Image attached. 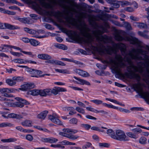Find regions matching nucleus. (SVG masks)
Here are the masks:
<instances>
[{"instance_id": "obj_47", "label": "nucleus", "mask_w": 149, "mask_h": 149, "mask_svg": "<svg viewBox=\"0 0 149 149\" xmlns=\"http://www.w3.org/2000/svg\"><path fill=\"white\" fill-rule=\"evenodd\" d=\"M127 135L129 137L134 139H136L138 138V136L137 135L131 132L128 133Z\"/></svg>"}, {"instance_id": "obj_49", "label": "nucleus", "mask_w": 149, "mask_h": 149, "mask_svg": "<svg viewBox=\"0 0 149 149\" xmlns=\"http://www.w3.org/2000/svg\"><path fill=\"white\" fill-rule=\"evenodd\" d=\"M78 120L77 119L75 118H73L69 120V123L70 124L74 125L77 124Z\"/></svg>"}, {"instance_id": "obj_46", "label": "nucleus", "mask_w": 149, "mask_h": 149, "mask_svg": "<svg viewBox=\"0 0 149 149\" xmlns=\"http://www.w3.org/2000/svg\"><path fill=\"white\" fill-rule=\"evenodd\" d=\"M99 146L100 148H102L104 147L108 148L109 146L110 145L107 143H99Z\"/></svg>"}, {"instance_id": "obj_23", "label": "nucleus", "mask_w": 149, "mask_h": 149, "mask_svg": "<svg viewBox=\"0 0 149 149\" xmlns=\"http://www.w3.org/2000/svg\"><path fill=\"white\" fill-rule=\"evenodd\" d=\"M73 78L79 81L80 82L79 84H80L82 85L85 84L88 86L91 85L90 83L85 80L77 78L75 76H74Z\"/></svg>"}, {"instance_id": "obj_33", "label": "nucleus", "mask_w": 149, "mask_h": 149, "mask_svg": "<svg viewBox=\"0 0 149 149\" xmlns=\"http://www.w3.org/2000/svg\"><path fill=\"white\" fill-rule=\"evenodd\" d=\"M107 133L111 138L114 139L115 134V132L112 129L108 130L107 131Z\"/></svg>"}, {"instance_id": "obj_62", "label": "nucleus", "mask_w": 149, "mask_h": 149, "mask_svg": "<svg viewBox=\"0 0 149 149\" xmlns=\"http://www.w3.org/2000/svg\"><path fill=\"white\" fill-rule=\"evenodd\" d=\"M106 100H108V101H110V102H113L115 103H116V104H118V101H117V100H113V99H111V98H106Z\"/></svg>"}, {"instance_id": "obj_56", "label": "nucleus", "mask_w": 149, "mask_h": 149, "mask_svg": "<svg viewBox=\"0 0 149 149\" xmlns=\"http://www.w3.org/2000/svg\"><path fill=\"white\" fill-rule=\"evenodd\" d=\"M125 10L128 12H131L134 11V8L131 7H127L125 8Z\"/></svg>"}, {"instance_id": "obj_52", "label": "nucleus", "mask_w": 149, "mask_h": 149, "mask_svg": "<svg viewBox=\"0 0 149 149\" xmlns=\"http://www.w3.org/2000/svg\"><path fill=\"white\" fill-rule=\"evenodd\" d=\"M67 132H60L59 133V134L60 135L62 136H63L65 137H66L68 138L69 136V134H68L66 133Z\"/></svg>"}, {"instance_id": "obj_42", "label": "nucleus", "mask_w": 149, "mask_h": 149, "mask_svg": "<svg viewBox=\"0 0 149 149\" xmlns=\"http://www.w3.org/2000/svg\"><path fill=\"white\" fill-rule=\"evenodd\" d=\"M12 79H13L14 81L16 82V84L17 82L20 81L22 80V77H14L12 78Z\"/></svg>"}, {"instance_id": "obj_34", "label": "nucleus", "mask_w": 149, "mask_h": 149, "mask_svg": "<svg viewBox=\"0 0 149 149\" xmlns=\"http://www.w3.org/2000/svg\"><path fill=\"white\" fill-rule=\"evenodd\" d=\"M119 3L122 6H131L132 3L130 2L127 1H119Z\"/></svg>"}, {"instance_id": "obj_32", "label": "nucleus", "mask_w": 149, "mask_h": 149, "mask_svg": "<svg viewBox=\"0 0 149 149\" xmlns=\"http://www.w3.org/2000/svg\"><path fill=\"white\" fill-rule=\"evenodd\" d=\"M29 42L31 45L34 46H37L39 45L40 43L39 42L33 39H30Z\"/></svg>"}, {"instance_id": "obj_18", "label": "nucleus", "mask_w": 149, "mask_h": 149, "mask_svg": "<svg viewBox=\"0 0 149 149\" xmlns=\"http://www.w3.org/2000/svg\"><path fill=\"white\" fill-rule=\"evenodd\" d=\"M45 63L53 64H55L56 65H61L62 66L65 65V64L62 61L55 60L49 59V60L46 61Z\"/></svg>"}, {"instance_id": "obj_24", "label": "nucleus", "mask_w": 149, "mask_h": 149, "mask_svg": "<svg viewBox=\"0 0 149 149\" xmlns=\"http://www.w3.org/2000/svg\"><path fill=\"white\" fill-rule=\"evenodd\" d=\"M4 25L5 27V29H7L10 30H14L20 29V28L18 26L12 25L8 23H5Z\"/></svg>"}, {"instance_id": "obj_26", "label": "nucleus", "mask_w": 149, "mask_h": 149, "mask_svg": "<svg viewBox=\"0 0 149 149\" xmlns=\"http://www.w3.org/2000/svg\"><path fill=\"white\" fill-rule=\"evenodd\" d=\"M134 24L135 26H137L140 29H146L147 28V25L144 23L135 22Z\"/></svg>"}, {"instance_id": "obj_61", "label": "nucleus", "mask_w": 149, "mask_h": 149, "mask_svg": "<svg viewBox=\"0 0 149 149\" xmlns=\"http://www.w3.org/2000/svg\"><path fill=\"white\" fill-rule=\"evenodd\" d=\"M3 1L7 3H16L17 1L15 0H3Z\"/></svg>"}, {"instance_id": "obj_30", "label": "nucleus", "mask_w": 149, "mask_h": 149, "mask_svg": "<svg viewBox=\"0 0 149 149\" xmlns=\"http://www.w3.org/2000/svg\"><path fill=\"white\" fill-rule=\"evenodd\" d=\"M40 91L37 89L30 91L29 92V93L33 95H37L39 94L40 95Z\"/></svg>"}, {"instance_id": "obj_28", "label": "nucleus", "mask_w": 149, "mask_h": 149, "mask_svg": "<svg viewBox=\"0 0 149 149\" xmlns=\"http://www.w3.org/2000/svg\"><path fill=\"white\" fill-rule=\"evenodd\" d=\"M8 117L9 118H16L18 119L23 118L22 116L13 113H10L8 114Z\"/></svg>"}, {"instance_id": "obj_55", "label": "nucleus", "mask_w": 149, "mask_h": 149, "mask_svg": "<svg viewBox=\"0 0 149 149\" xmlns=\"http://www.w3.org/2000/svg\"><path fill=\"white\" fill-rule=\"evenodd\" d=\"M26 139L28 140L31 141L33 139V136L31 134H28L26 136Z\"/></svg>"}, {"instance_id": "obj_31", "label": "nucleus", "mask_w": 149, "mask_h": 149, "mask_svg": "<svg viewBox=\"0 0 149 149\" xmlns=\"http://www.w3.org/2000/svg\"><path fill=\"white\" fill-rule=\"evenodd\" d=\"M148 32V31H145L143 32L139 31L138 32V33L139 36L143 37L145 38L149 39V36H148L145 33H147Z\"/></svg>"}, {"instance_id": "obj_51", "label": "nucleus", "mask_w": 149, "mask_h": 149, "mask_svg": "<svg viewBox=\"0 0 149 149\" xmlns=\"http://www.w3.org/2000/svg\"><path fill=\"white\" fill-rule=\"evenodd\" d=\"M146 138L144 137H141L139 140V143L141 144H145L146 143Z\"/></svg>"}, {"instance_id": "obj_40", "label": "nucleus", "mask_w": 149, "mask_h": 149, "mask_svg": "<svg viewBox=\"0 0 149 149\" xmlns=\"http://www.w3.org/2000/svg\"><path fill=\"white\" fill-rule=\"evenodd\" d=\"M56 46L58 48L63 50L67 49L68 48L65 45L60 44H58L57 45H56Z\"/></svg>"}, {"instance_id": "obj_39", "label": "nucleus", "mask_w": 149, "mask_h": 149, "mask_svg": "<svg viewBox=\"0 0 149 149\" xmlns=\"http://www.w3.org/2000/svg\"><path fill=\"white\" fill-rule=\"evenodd\" d=\"M13 125L11 123H3L0 124V127H11Z\"/></svg>"}, {"instance_id": "obj_25", "label": "nucleus", "mask_w": 149, "mask_h": 149, "mask_svg": "<svg viewBox=\"0 0 149 149\" xmlns=\"http://www.w3.org/2000/svg\"><path fill=\"white\" fill-rule=\"evenodd\" d=\"M48 113V111H45L40 113L37 116L38 118L40 119H44L46 117Z\"/></svg>"}, {"instance_id": "obj_64", "label": "nucleus", "mask_w": 149, "mask_h": 149, "mask_svg": "<svg viewBox=\"0 0 149 149\" xmlns=\"http://www.w3.org/2000/svg\"><path fill=\"white\" fill-rule=\"evenodd\" d=\"M72 34L76 38H79L80 37V35L77 34V32L74 31H72Z\"/></svg>"}, {"instance_id": "obj_2", "label": "nucleus", "mask_w": 149, "mask_h": 149, "mask_svg": "<svg viewBox=\"0 0 149 149\" xmlns=\"http://www.w3.org/2000/svg\"><path fill=\"white\" fill-rule=\"evenodd\" d=\"M65 18L67 22L75 26L80 31V33L86 38L85 40V42L89 45L92 46L93 39L91 34L89 32L91 30L84 22H82L81 19H78L77 20L74 19L72 21V17L66 15Z\"/></svg>"}, {"instance_id": "obj_58", "label": "nucleus", "mask_w": 149, "mask_h": 149, "mask_svg": "<svg viewBox=\"0 0 149 149\" xmlns=\"http://www.w3.org/2000/svg\"><path fill=\"white\" fill-rule=\"evenodd\" d=\"M86 109L88 111L93 112L96 113V109H94V108H92L91 106H90L89 107H86Z\"/></svg>"}, {"instance_id": "obj_17", "label": "nucleus", "mask_w": 149, "mask_h": 149, "mask_svg": "<svg viewBox=\"0 0 149 149\" xmlns=\"http://www.w3.org/2000/svg\"><path fill=\"white\" fill-rule=\"evenodd\" d=\"M41 141L44 142L49 143H56L58 141L56 138L51 137L48 138H42Z\"/></svg>"}, {"instance_id": "obj_22", "label": "nucleus", "mask_w": 149, "mask_h": 149, "mask_svg": "<svg viewBox=\"0 0 149 149\" xmlns=\"http://www.w3.org/2000/svg\"><path fill=\"white\" fill-rule=\"evenodd\" d=\"M37 57L40 59L44 60H48L52 59V57L50 55L46 54H38Z\"/></svg>"}, {"instance_id": "obj_37", "label": "nucleus", "mask_w": 149, "mask_h": 149, "mask_svg": "<svg viewBox=\"0 0 149 149\" xmlns=\"http://www.w3.org/2000/svg\"><path fill=\"white\" fill-rule=\"evenodd\" d=\"M55 70L56 72L59 73L64 74H70V72L66 70L59 69H55Z\"/></svg>"}, {"instance_id": "obj_59", "label": "nucleus", "mask_w": 149, "mask_h": 149, "mask_svg": "<svg viewBox=\"0 0 149 149\" xmlns=\"http://www.w3.org/2000/svg\"><path fill=\"white\" fill-rule=\"evenodd\" d=\"M69 137L68 138L72 139V140H75L77 139L79 137V136H78L77 135H71L70 134L69 135Z\"/></svg>"}, {"instance_id": "obj_7", "label": "nucleus", "mask_w": 149, "mask_h": 149, "mask_svg": "<svg viewBox=\"0 0 149 149\" xmlns=\"http://www.w3.org/2000/svg\"><path fill=\"white\" fill-rule=\"evenodd\" d=\"M114 139L120 141H125L129 140L128 138L126 135L125 133L120 130H117Z\"/></svg>"}, {"instance_id": "obj_38", "label": "nucleus", "mask_w": 149, "mask_h": 149, "mask_svg": "<svg viewBox=\"0 0 149 149\" xmlns=\"http://www.w3.org/2000/svg\"><path fill=\"white\" fill-rule=\"evenodd\" d=\"M123 23V25L127 30H131L132 29L131 25L129 22H124Z\"/></svg>"}, {"instance_id": "obj_36", "label": "nucleus", "mask_w": 149, "mask_h": 149, "mask_svg": "<svg viewBox=\"0 0 149 149\" xmlns=\"http://www.w3.org/2000/svg\"><path fill=\"white\" fill-rule=\"evenodd\" d=\"M17 141L15 138H10L7 139H3L1 140V141L5 143L11 142H15Z\"/></svg>"}, {"instance_id": "obj_15", "label": "nucleus", "mask_w": 149, "mask_h": 149, "mask_svg": "<svg viewBox=\"0 0 149 149\" xmlns=\"http://www.w3.org/2000/svg\"><path fill=\"white\" fill-rule=\"evenodd\" d=\"M67 90L66 89L60 87H55L54 88L51 90V95L52 94H53L55 95L57 94L58 92H66Z\"/></svg>"}, {"instance_id": "obj_10", "label": "nucleus", "mask_w": 149, "mask_h": 149, "mask_svg": "<svg viewBox=\"0 0 149 149\" xmlns=\"http://www.w3.org/2000/svg\"><path fill=\"white\" fill-rule=\"evenodd\" d=\"M15 99L17 102H14L13 104L16 107L22 108L24 106V104H29L27 101L20 97H16Z\"/></svg>"}, {"instance_id": "obj_63", "label": "nucleus", "mask_w": 149, "mask_h": 149, "mask_svg": "<svg viewBox=\"0 0 149 149\" xmlns=\"http://www.w3.org/2000/svg\"><path fill=\"white\" fill-rule=\"evenodd\" d=\"M86 118L90 120H96L97 119L96 118L89 115H86Z\"/></svg>"}, {"instance_id": "obj_50", "label": "nucleus", "mask_w": 149, "mask_h": 149, "mask_svg": "<svg viewBox=\"0 0 149 149\" xmlns=\"http://www.w3.org/2000/svg\"><path fill=\"white\" fill-rule=\"evenodd\" d=\"M75 110L79 113H81L82 114L85 113V111L84 109L79 107H76Z\"/></svg>"}, {"instance_id": "obj_44", "label": "nucleus", "mask_w": 149, "mask_h": 149, "mask_svg": "<svg viewBox=\"0 0 149 149\" xmlns=\"http://www.w3.org/2000/svg\"><path fill=\"white\" fill-rule=\"evenodd\" d=\"M81 127L85 129L86 130H88L90 128H91V125L88 124H81Z\"/></svg>"}, {"instance_id": "obj_53", "label": "nucleus", "mask_w": 149, "mask_h": 149, "mask_svg": "<svg viewBox=\"0 0 149 149\" xmlns=\"http://www.w3.org/2000/svg\"><path fill=\"white\" fill-rule=\"evenodd\" d=\"M11 54L17 57H19L21 56H22V54L18 52H10Z\"/></svg>"}, {"instance_id": "obj_4", "label": "nucleus", "mask_w": 149, "mask_h": 149, "mask_svg": "<svg viewBox=\"0 0 149 149\" xmlns=\"http://www.w3.org/2000/svg\"><path fill=\"white\" fill-rule=\"evenodd\" d=\"M51 1L53 3L58 4L62 7L64 6V5L62 3V1H63L70 4L71 6L75 7L77 9L83 11H86L88 6V5L84 3L78 4L76 2L71 0H60L58 1H57L56 0H51Z\"/></svg>"}, {"instance_id": "obj_19", "label": "nucleus", "mask_w": 149, "mask_h": 149, "mask_svg": "<svg viewBox=\"0 0 149 149\" xmlns=\"http://www.w3.org/2000/svg\"><path fill=\"white\" fill-rule=\"evenodd\" d=\"M17 19L20 22L24 24H30L32 22V19L29 17H24L22 18L18 17L17 18Z\"/></svg>"}, {"instance_id": "obj_54", "label": "nucleus", "mask_w": 149, "mask_h": 149, "mask_svg": "<svg viewBox=\"0 0 149 149\" xmlns=\"http://www.w3.org/2000/svg\"><path fill=\"white\" fill-rule=\"evenodd\" d=\"M91 145L92 144L91 143L86 142V144L82 147V148L83 149H86L87 148L91 146Z\"/></svg>"}, {"instance_id": "obj_45", "label": "nucleus", "mask_w": 149, "mask_h": 149, "mask_svg": "<svg viewBox=\"0 0 149 149\" xmlns=\"http://www.w3.org/2000/svg\"><path fill=\"white\" fill-rule=\"evenodd\" d=\"M15 62L19 63H26L25 60H24L22 59H16L14 60Z\"/></svg>"}, {"instance_id": "obj_43", "label": "nucleus", "mask_w": 149, "mask_h": 149, "mask_svg": "<svg viewBox=\"0 0 149 149\" xmlns=\"http://www.w3.org/2000/svg\"><path fill=\"white\" fill-rule=\"evenodd\" d=\"M103 106L108 107V108H111L114 109H118V107H115L113 105L108 104L105 103H102Z\"/></svg>"}, {"instance_id": "obj_9", "label": "nucleus", "mask_w": 149, "mask_h": 149, "mask_svg": "<svg viewBox=\"0 0 149 149\" xmlns=\"http://www.w3.org/2000/svg\"><path fill=\"white\" fill-rule=\"evenodd\" d=\"M100 48V52L103 53H105L106 52L107 54L110 55L111 54L116 50L114 48L111 46H107L106 47L102 44H101Z\"/></svg>"}, {"instance_id": "obj_1", "label": "nucleus", "mask_w": 149, "mask_h": 149, "mask_svg": "<svg viewBox=\"0 0 149 149\" xmlns=\"http://www.w3.org/2000/svg\"><path fill=\"white\" fill-rule=\"evenodd\" d=\"M116 49H119L122 54L125 56L126 61L130 64L127 67L128 73L126 74L131 79H135L138 81H140L141 77L139 74H143V68L141 66H137L132 63L131 60H143L146 63V67L147 69L149 68V56L147 55L148 52L141 49H132L131 52L127 54L126 46L123 43H115L113 45Z\"/></svg>"}, {"instance_id": "obj_5", "label": "nucleus", "mask_w": 149, "mask_h": 149, "mask_svg": "<svg viewBox=\"0 0 149 149\" xmlns=\"http://www.w3.org/2000/svg\"><path fill=\"white\" fill-rule=\"evenodd\" d=\"M115 58L116 60V61L111 59L110 61L115 65V69L116 72L120 74L121 72L120 68L125 66V65L123 61V58L120 55H116Z\"/></svg>"}, {"instance_id": "obj_60", "label": "nucleus", "mask_w": 149, "mask_h": 149, "mask_svg": "<svg viewBox=\"0 0 149 149\" xmlns=\"http://www.w3.org/2000/svg\"><path fill=\"white\" fill-rule=\"evenodd\" d=\"M51 33H50L48 32L46 35L42 36H35V37L38 38H46Z\"/></svg>"}, {"instance_id": "obj_3", "label": "nucleus", "mask_w": 149, "mask_h": 149, "mask_svg": "<svg viewBox=\"0 0 149 149\" xmlns=\"http://www.w3.org/2000/svg\"><path fill=\"white\" fill-rule=\"evenodd\" d=\"M124 32L122 31H116L114 36L115 39L118 41L122 40L128 41L130 42L131 44H136L139 47H141L140 42L136 38L132 36L130 37L126 36L125 37L121 36V35Z\"/></svg>"}, {"instance_id": "obj_57", "label": "nucleus", "mask_w": 149, "mask_h": 149, "mask_svg": "<svg viewBox=\"0 0 149 149\" xmlns=\"http://www.w3.org/2000/svg\"><path fill=\"white\" fill-rule=\"evenodd\" d=\"M4 13L7 14L8 15H14L15 14V13L13 11H11L9 10H5Z\"/></svg>"}, {"instance_id": "obj_13", "label": "nucleus", "mask_w": 149, "mask_h": 149, "mask_svg": "<svg viewBox=\"0 0 149 149\" xmlns=\"http://www.w3.org/2000/svg\"><path fill=\"white\" fill-rule=\"evenodd\" d=\"M74 72L79 75L85 77H88L90 75L87 72L79 69H76Z\"/></svg>"}, {"instance_id": "obj_27", "label": "nucleus", "mask_w": 149, "mask_h": 149, "mask_svg": "<svg viewBox=\"0 0 149 149\" xmlns=\"http://www.w3.org/2000/svg\"><path fill=\"white\" fill-rule=\"evenodd\" d=\"M63 132H67L70 134H73L77 133L78 131L76 130L69 128H64L63 130Z\"/></svg>"}, {"instance_id": "obj_29", "label": "nucleus", "mask_w": 149, "mask_h": 149, "mask_svg": "<svg viewBox=\"0 0 149 149\" xmlns=\"http://www.w3.org/2000/svg\"><path fill=\"white\" fill-rule=\"evenodd\" d=\"M21 124L23 126L31 127L32 126V122L30 120H26L22 122Z\"/></svg>"}, {"instance_id": "obj_11", "label": "nucleus", "mask_w": 149, "mask_h": 149, "mask_svg": "<svg viewBox=\"0 0 149 149\" xmlns=\"http://www.w3.org/2000/svg\"><path fill=\"white\" fill-rule=\"evenodd\" d=\"M13 91V90L11 88H0V93L3 96L7 97H10V96L8 93H11Z\"/></svg>"}, {"instance_id": "obj_21", "label": "nucleus", "mask_w": 149, "mask_h": 149, "mask_svg": "<svg viewBox=\"0 0 149 149\" xmlns=\"http://www.w3.org/2000/svg\"><path fill=\"white\" fill-rule=\"evenodd\" d=\"M26 71L32 74H40L42 73V72L40 70L34 69L29 68V67Z\"/></svg>"}, {"instance_id": "obj_48", "label": "nucleus", "mask_w": 149, "mask_h": 149, "mask_svg": "<svg viewBox=\"0 0 149 149\" xmlns=\"http://www.w3.org/2000/svg\"><path fill=\"white\" fill-rule=\"evenodd\" d=\"M91 101L97 105H99L103 103V101L99 100H91Z\"/></svg>"}, {"instance_id": "obj_35", "label": "nucleus", "mask_w": 149, "mask_h": 149, "mask_svg": "<svg viewBox=\"0 0 149 149\" xmlns=\"http://www.w3.org/2000/svg\"><path fill=\"white\" fill-rule=\"evenodd\" d=\"M6 83L9 86H12L16 84V82L13 81V79H7L6 80Z\"/></svg>"}, {"instance_id": "obj_20", "label": "nucleus", "mask_w": 149, "mask_h": 149, "mask_svg": "<svg viewBox=\"0 0 149 149\" xmlns=\"http://www.w3.org/2000/svg\"><path fill=\"white\" fill-rule=\"evenodd\" d=\"M51 90L50 89H46L43 90H40V95L42 96H46L47 95H51Z\"/></svg>"}, {"instance_id": "obj_12", "label": "nucleus", "mask_w": 149, "mask_h": 149, "mask_svg": "<svg viewBox=\"0 0 149 149\" xmlns=\"http://www.w3.org/2000/svg\"><path fill=\"white\" fill-rule=\"evenodd\" d=\"M49 119L53 122L59 125H62V122L58 118V116L54 114L52 115H49Z\"/></svg>"}, {"instance_id": "obj_14", "label": "nucleus", "mask_w": 149, "mask_h": 149, "mask_svg": "<svg viewBox=\"0 0 149 149\" xmlns=\"http://www.w3.org/2000/svg\"><path fill=\"white\" fill-rule=\"evenodd\" d=\"M89 22L90 24L94 27V29H96L97 28H99L103 30L104 29V28L103 26L102 25L99 26L98 24L94 20L93 18H91L89 20Z\"/></svg>"}, {"instance_id": "obj_6", "label": "nucleus", "mask_w": 149, "mask_h": 149, "mask_svg": "<svg viewBox=\"0 0 149 149\" xmlns=\"http://www.w3.org/2000/svg\"><path fill=\"white\" fill-rule=\"evenodd\" d=\"M147 72L148 75V77L149 78V69L147 70ZM137 84H135L134 85V88L136 89L138 93H139L144 98L149 101V92L147 91L143 92V89L141 86V83L139 82Z\"/></svg>"}, {"instance_id": "obj_8", "label": "nucleus", "mask_w": 149, "mask_h": 149, "mask_svg": "<svg viewBox=\"0 0 149 149\" xmlns=\"http://www.w3.org/2000/svg\"><path fill=\"white\" fill-rule=\"evenodd\" d=\"M92 32L93 35L97 39L100 41L101 42H104V43L107 42V41L105 40L104 37L101 35L104 33L103 31L99 30H93Z\"/></svg>"}, {"instance_id": "obj_16", "label": "nucleus", "mask_w": 149, "mask_h": 149, "mask_svg": "<svg viewBox=\"0 0 149 149\" xmlns=\"http://www.w3.org/2000/svg\"><path fill=\"white\" fill-rule=\"evenodd\" d=\"M34 85L33 83H29L25 84L21 86V89L22 91H26L30 89L34 88Z\"/></svg>"}, {"instance_id": "obj_41", "label": "nucleus", "mask_w": 149, "mask_h": 149, "mask_svg": "<svg viewBox=\"0 0 149 149\" xmlns=\"http://www.w3.org/2000/svg\"><path fill=\"white\" fill-rule=\"evenodd\" d=\"M132 131L136 134L140 133L142 131L141 129L137 128L132 129Z\"/></svg>"}]
</instances>
